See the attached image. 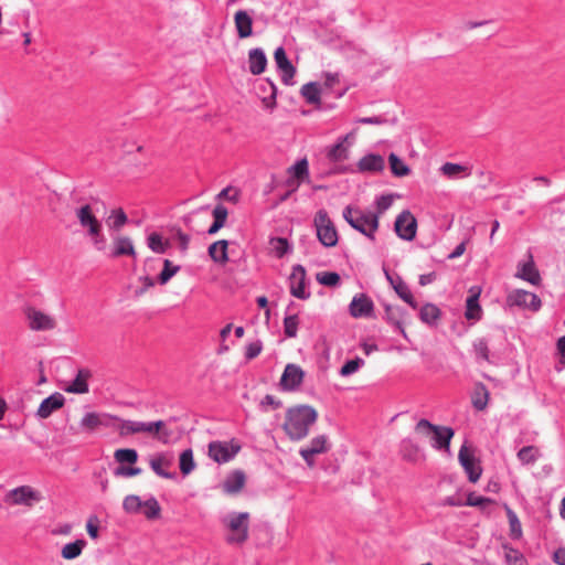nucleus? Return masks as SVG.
I'll list each match as a JSON object with an SVG mask.
<instances>
[{
	"mask_svg": "<svg viewBox=\"0 0 565 565\" xmlns=\"http://www.w3.org/2000/svg\"><path fill=\"white\" fill-rule=\"evenodd\" d=\"M318 411L307 404H298L286 409L281 429L289 440L300 441L307 438L318 420Z\"/></svg>",
	"mask_w": 565,
	"mask_h": 565,
	"instance_id": "obj_1",
	"label": "nucleus"
},
{
	"mask_svg": "<svg viewBox=\"0 0 565 565\" xmlns=\"http://www.w3.org/2000/svg\"><path fill=\"white\" fill-rule=\"evenodd\" d=\"M109 420L116 422V430L120 437H128L137 434H146L159 440L162 444H168L171 438V430L168 428L166 422H140L132 419H124L117 416H106Z\"/></svg>",
	"mask_w": 565,
	"mask_h": 565,
	"instance_id": "obj_2",
	"label": "nucleus"
},
{
	"mask_svg": "<svg viewBox=\"0 0 565 565\" xmlns=\"http://www.w3.org/2000/svg\"><path fill=\"white\" fill-rule=\"evenodd\" d=\"M250 514L248 512H230L222 519L225 541L230 545H243L249 537Z\"/></svg>",
	"mask_w": 565,
	"mask_h": 565,
	"instance_id": "obj_3",
	"label": "nucleus"
},
{
	"mask_svg": "<svg viewBox=\"0 0 565 565\" xmlns=\"http://www.w3.org/2000/svg\"><path fill=\"white\" fill-rule=\"evenodd\" d=\"M343 218L356 231L366 237L374 239L379 230V214L364 212L358 207L347 206L343 210Z\"/></svg>",
	"mask_w": 565,
	"mask_h": 565,
	"instance_id": "obj_4",
	"label": "nucleus"
},
{
	"mask_svg": "<svg viewBox=\"0 0 565 565\" xmlns=\"http://www.w3.org/2000/svg\"><path fill=\"white\" fill-rule=\"evenodd\" d=\"M42 492L30 484H22L4 492L2 501L9 508L32 509L42 502Z\"/></svg>",
	"mask_w": 565,
	"mask_h": 565,
	"instance_id": "obj_5",
	"label": "nucleus"
},
{
	"mask_svg": "<svg viewBox=\"0 0 565 565\" xmlns=\"http://www.w3.org/2000/svg\"><path fill=\"white\" fill-rule=\"evenodd\" d=\"M313 224L319 242L326 247H333L338 244L337 228L326 210L316 213Z\"/></svg>",
	"mask_w": 565,
	"mask_h": 565,
	"instance_id": "obj_6",
	"label": "nucleus"
},
{
	"mask_svg": "<svg viewBox=\"0 0 565 565\" xmlns=\"http://www.w3.org/2000/svg\"><path fill=\"white\" fill-rule=\"evenodd\" d=\"M24 316L28 321V327L32 331H52L57 326L56 319L53 316L34 307H26L24 309Z\"/></svg>",
	"mask_w": 565,
	"mask_h": 565,
	"instance_id": "obj_7",
	"label": "nucleus"
},
{
	"mask_svg": "<svg viewBox=\"0 0 565 565\" xmlns=\"http://www.w3.org/2000/svg\"><path fill=\"white\" fill-rule=\"evenodd\" d=\"M458 460L468 475L469 481L476 483L482 475V468L475 457L473 449L463 444L459 449Z\"/></svg>",
	"mask_w": 565,
	"mask_h": 565,
	"instance_id": "obj_8",
	"label": "nucleus"
},
{
	"mask_svg": "<svg viewBox=\"0 0 565 565\" xmlns=\"http://www.w3.org/2000/svg\"><path fill=\"white\" fill-rule=\"evenodd\" d=\"M241 450V445L232 441H212L209 445V456L217 463L232 460Z\"/></svg>",
	"mask_w": 565,
	"mask_h": 565,
	"instance_id": "obj_9",
	"label": "nucleus"
},
{
	"mask_svg": "<svg viewBox=\"0 0 565 565\" xmlns=\"http://www.w3.org/2000/svg\"><path fill=\"white\" fill-rule=\"evenodd\" d=\"M396 235L407 242L413 241L417 233V220L408 210L401 212L394 223Z\"/></svg>",
	"mask_w": 565,
	"mask_h": 565,
	"instance_id": "obj_10",
	"label": "nucleus"
},
{
	"mask_svg": "<svg viewBox=\"0 0 565 565\" xmlns=\"http://www.w3.org/2000/svg\"><path fill=\"white\" fill-rule=\"evenodd\" d=\"M330 449L329 439L326 435H318L310 443L299 450L300 456L311 468L315 465V456L326 454Z\"/></svg>",
	"mask_w": 565,
	"mask_h": 565,
	"instance_id": "obj_11",
	"label": "nucleus"
},
{
	"mask_svg": "<svg viewBox=\"0 0 565 565\" xmlns=\"http://www.w3.org/2000/svg\"><path fill=\"white\" fill-rule=\"evenodd\" d=\"M82 228L86 230L88 236H98V230L103 227L102 222L96 217L93 207L85 204L75 211Z\"/></svg>",
	"mask_w": 565,
	"mask_h": 565,
	"instance_id": "obj_12",
	"label": "nucleus"
},
{
	"mask_svg": "<svg viewBox=\"0 0 565 565\" xmlns=\"http://www.w3.org/2000/svg\"><path fill=\"white\" fill-rule=\"evenodd\" d=\"M507 302L510 306H518L533 311H537L541 308V299L535 294L523 289L512 290L507 297Z\"/></svg>",
	"mask_w": 565,
	"mask_h": 565,
	"instance_id": "obj_13",
	"label": "nucleus"
},
{
	"mask_svg": "<svg viewBox=\"0 0 565 565\" xmlns=\"http://www.w3.org/2000/svg\"><path fill=\"white\" fill-rule=\"evenodd\" d=\"M303 377H305L303 370L297 364L289 363L286 365V367L281 374V377L279 381L280 388L282 391H288V392L295 391L301 385Z\"/></svg>",
	"mask_w": 565,
	"mask_h": 565,
	"instance_id": "obj_14",
	"label": "nucleus"
},
{
	"mask_svg": "<svg viewBox=\"0 0 565 565\" xmlns=\"http://www.w3.org/2000/svg\"><path fill=\"white\" fill-rule=\"evenodd\" d=\"M373 301L364 294H360L353 297L349 310L353 318H366L373 312Z\"/></svg>",
	"mask_w": 565,
	"mask_h": 565,
	"instance_id": "obj_15",
	"label": "nucleus"
},
{
	"mask_svg": "<svg viewBox=\"0 0 565 565\" xmlns=\"http://www.w3.org/2000/svg\"><path fill=\"white\" fill-rule=\"evenodd\" d=\"M246 475L242 470L228 473L222 482V490L227 495L238 494L245 487Z\"/></svg>",
	"mask_w": 565,
	"mask_h": 565,
	"instance_id": "obj_16",
	"label": "nucleus"
},
{
	"mask_svg": "<svg viewBox=\"0 0 565 565\" xmlns=\"http://www.w3.org/2000/svg\"><path fill=\"white\" fill-rule=\"evenodd\" d=\"M110 255L114 258L121 256L136 257L137 253L132 239L126 235L114 236Z\"/></svg>",
	"mask_w": 565,
	"mask_h": 565,
	"instance_id": "obj_17",
	"label": "nucleus"
},
{
	"mask_svg": "<svg viewBox=\"0 0 565 565\" xmlns=\"http://www.w3.org/2000/svg\"><path fill=\"white\" fill-rule=\"evenodd\" d=\"M306 270L301 265H296L290 275V292L299 299H307L309 294L305 291Z\"/></svg>",
	"mask_w": 565,
	"mask_h": 565,
	"instance_id": "obj_18",
	"label": "nucleus"
},
{
	"mask_svg": "<svg viewBox=\"0 0 565 565\" xmlns=\"http://www.w3.org/2000/svg\"><path fill=\"white\" fill-rule=\"evenodd\" d=\"M274 58L277 64V67L282 72V81L285 84H290V81L294 78L296 74V68L290 63L287 57V54L284 47L276 49L274 53Z\"/></svg>",
	"mask_w": 565,
	"mask_h": 565,
	"instance_id": "obj_19",
	"label": "nucleus"
},
{
	"mask_svg": "<svg viewBox=\"0 0 565 565\" xmlns=\"http://www.w3.org/2000/svg\"><path fill=\"white\" fill-rule=\"evenodd\" d=\"M515 276L525 281H529L534 286H537L541 282V275L531 255L529 256V260L526 263L519 265Z\"/></svg>",
	"mask_w": 565,
	"mask_h": 565,
	"instance_id": "obj_20",
	"label": "nucleus"
},
{
	"mask_svg": "<svg viewBox=\"0 0 565 565\" xmlns=\"http://www.w3.org/2000/svg\"><path fill=\"white\" fill-rule=\"evenodd\" d=\"M65 398L60 393H54L46 397L38 408V416L40 418H47L53 412L63 407Z\"/></svg>",
	"mask_w": 565,
	"mask_h": 565,
	"instance_id": "obj_21",
	"label": "nucleus"
},
{
	"mask_svg": "<svg viewBox=\"0 0 565 565\" xmlns=\"http://www.w3.org/2000/svg\"><path fill=\"white\" fill-rule=\"evenodd\" d=\"M358 168L361 172L377 173L384 170L385 161L382 156L371 153L362 157L359 160Z\"/></svg>",
	"mask_w": 565,
	"mask_h": 565,
	"instance_id": "obj_22",
	"label": "nucleus"
},
{
	"mask_svg": "<svg viewBox=\"0 0 565 565\" xmlns=\"http://www.w3.org/2000/svg\"><path fill=\"white\" fill-rule=\"evenodd\" d=\"M454 430L450 427L438 426L434 436H431L430 441L431 446L436 449H443L449 451L450 449V440L454 437Z\"/></svg>",
	"mask_w": 565,
	"mask_h": 565,
	"instance_id": "obj_23",
	"label": "nucleus"
},
{
	"mask_svg": "<svg viewBox=\"0 0 565 565\" xmlns=\"http://www.w3.org/2000/svg\"><path fill=\"white\" fill-rule=\"evenodd\" d=\"M267 57L263 50L253 49L248 53V70L253 75H259L265 72Z\"/></svg>",
	"mask_w": 565,
	"mask_h": 565,
	"instance_id": "obj_24",
	"label": "nucleus"
},
{
	"mask_svg": "<svg viewBox=\"0 0 565 565\" xmlns=\"http://www.w3.org/2000/svg\"><path fill=\"white\" fill-rule=\"evenodd\" d=\"M209 256L213 262L225 265L228 262V242L220 239L212 243L207 249Z\"/></svg>",
	"mask_w": 565,
	"mask_h": 565,
	"instance_id": "obj_25",
	"label": "nucleus"
},
{
	"mask_svg": "<svg viewBox=\"0 0 565 565\" xmlns=\"http://www.w3.org/2000/svg\"><path fill=\"white\" fill-rule=\"evenodd\" d=\"M235 28L241 39L253 34V20L246 11L239 10L234 15Z\"/></svg>",
	"mask_w": 565,
	"mask_h": 565,
	"instance_id": "obj_26",
	"label": "nucleus"
},
{
	"mask_svg": "<svg viewBox=\"0 0 565 565\" xmlns=\"http://www.w3.org/2000/svg\"><path fill=\"white\" fill-rule=\"evenodd\" d=\"M404 310L398 306L387 305L385 307V319L394 324L402 333V335L406 339L407 333L404 329Z\"/></svg>",
	"mask_w": 565,
	"mask_h": 565,
	"instance_id": "obj_27",
	"label": "nucleus"
},
{
	"mask_svg": "<svg viewBox=\"0 0 565 565\" xmlns=\"http://www.w3.org/2000/svg\"><path fill=\"white\" fill-rule=\"evenodd\" d=\"M386 277L398 297L408 303L412 308L416 309L417 302L415 301L408 286L401 278L393 279L388 274H386Z\"/></svg>",
	"mask_w": 565,
	"mask_h": 565,
	"instance_id": "obj_28",
	"label": "nucleus"
},
{
	"mask_svg": "<svg viewBox=\"0 0 565 565\" xmlns=\"http://www.w3.org/2000/svg\"><path fill=\"white\" fill-rule=\"evenodd\" d=\"M172 465L170 458L160 454L150 459L151 469L160 477L171 479L173 475L169 473L167 469Z\"/></svg>",
	"mask_w": 565,
	"mask_h": 565,
	"instance_id": "obj_29",
	"label": "nucleus"
},
{
	"mask_svg": "<svg viewBox=\"0 0 565 565\" xmlns=\"http://www.w3.org/2000/svg\"><path fill=\"white\" fill-rule=\"evenodd\" d=\"M289 172L294 177V179L289 181V184L294 185L295 188H298L300 182L307 180L309 177L307 159L299 160L289 169Z\"/></svg>",
	"mask_w": 565,
	"mask_h": 565,
	"instance_id": "obj_30",
	"label": "nucleus"
},
{
	"mask_svg": "<svg viewBox=\"0 0 565 565\" xmlns=\"http://www.w3.org/2000/svg\"><path fill=\"white\" fill-rule=\"evenodd\" d=\"M90 377L88 370H79L74 381L68 385L66 392L74 394H85L88 392L87 381Z\"/></svg>",
	"mask_w": 565,
	"mask_h": 565,
	"instance_id": "obj_31",
	"label": "nucleus"
},
{
	"mask_svg": "<svg viewBox=\"0 0 565 565\" xmlns=\"http://www.w3.org/2000/svg\"><path fill=\"white\" fill-rule=\"evenodd\" d=\"M469 507L479 508L482 512L490 514L497 502L490 498L476 495L473 492L469 493L465 503Z\"/></svg>",
	"mask_w": 565,
	"mask_h": 565,
	"instance_id": "obj_32",
	"label": "nucleus"
},
{
	"mask_svg": "<svg viewBox=\"0 0 565 565\" xmlns=\"http://www.w3.org/2000/svg\"><path fill=\"white\" fill-rule=\"evenodd\" d=\"M212 214H213L214 221H213L212 225L210 226V228L207 230V233L210 235L216 234L222 227H224L226 220H227L228 212L224 205L217 204L214 207Z\"/></svg>",
	"mask_w": 565,
	"mask_h": 565,
	"instance_id": "obj_33",
	"label": "nucleus"
},
{
	"mask_svg": "<svg viewBox=\"0 0 565 565\" xmlns=\"http://www.w3.org/2000/svg\"><path fill=\"white\" fill-rule=\"evenodd\" d=\"M470 297L467 299V310H466V317L467 319H479L481 308L479 306V296H480V288L473 287L470 289Z\"/></svg>",
	"mask_w": 565,
	"mask_h": 565,
	"instance_id": "obj_34",
	"label": "nucleus"
},
{
	"mask_svg": "<svg viewBox=\"0 0 565 565\" xmlns=\"http://www.w3.org/2000/svg\"><path fill=\"white\" fill-rule=\"evenodd\" d=\"M489 401V391L482 383H478L475 386V391L471 397L472 405L478 411L486 409Z\"/></svg>",
	"mask_w": 565,
	"mask_h": 565,
	"instance_id": "obj_35",
	"label": "nucleus"
},
{
	"mask_svg": "<svg viewBox=\"0 0 565 565\" xmlns=\"http://www.w3.org/2000/svg\"><path fill=\"white\" fill-rule=\"evenodd\" d=\"M147 243L148 247L157 254L166 253L167 249L170 248L171 246L169 239L164 238L161 234L157 232L149 234Z\"/></svg>",
	"mask_w": 565,
	"mask_h": 565,
	"instance_id": "obj_36",
	"label": "nucleus"
},
{
	"mask_svg": "<svg viewBox=\"0 0 565 565\" xmlns=\"http://www.w3.org/2000/svg\"><path fill=\"white\" fill-rule=\"evenodd\" d=\"M114 459L118 465H135L138 461V452L132 448L116 449Z\"/></svg>",
	"mask_w": 565,
	"mask_h": 565,
	"instance_id": "obj_37",
	"label": "nucleus"
},
{
	"mask_svg": "<svg viewBox=\"0 0 565 565\" xmlns=\"http://www.w3.org/2000/svg\"><path fill=\"white\" fill-rule=\"evenodd\" d=\"M85 546L86 542L84 540H76L75 542L67 543L63 546L61 556L64 559H74L82 554Z\"/></svg>",
	"mask_w": 565,
	"mask_h": 565,
	"instance_id": "obj_38",
	"label": "nucleus"
},
{
	"mask_svg": "<svg viewBox=\"0 0 565 565\" xmlns=\"http://www.w3.org/2000/svg\"><path fill=\"white\" fill-rule=\"evenodd\" d=\"M321 88L317 83H308L301 87V95L311 105H320Z\"/></svg>",
	"mask_w": 565,
	"mask_h": 565,
	"instance_id": "obj_39",
	"label": "nucleus"
},
{
	"mask_svg": "<svg viewBox=\"0 0 565 565\" xmlns=\"http://www.w3.org/2000/svg\"><path fill=\"white\" fill-rule=\"evenodd\" d=\"M128 222L127 214L122 209L111 210L107 223L110 230L120 231Z\"/></svg>",
	"mask_w": 565,
	"mask_h": 565,
	"instance_id": "obj_40",
	"label": "nucleus"
},
{
	"mask_svg": "<svg viewBox=\"0 0 565 565\" xmlns=\"http://www.w3.org/2000/svg\"><path fill=\"white\" fill-rule=\"evenodd\" d=\"M444 175L450 179H455L458 177H468L470 172H468V168L458 163L446 162L440 168Z\"/></svg>",
	"mask_w": 565,
	"mask_h": 565,
	"instance_id": "obj_41",
	"label": "nucleus"
},
{
	"mask_svg": "<svg viewBox=\"0 0 565 565\" xmlns=\"http://www.w3.org/2000/svg\"><path fill=\"white\" fill-rule=\"evenodd\" d=\"M106 416L107 415L102 416L97 413H87L82 418L81 424L84 428L94 430L102 425H108V423L104 422V419H108Z\"/></svg>",
	"mask_w": 565,
	"mask_h": 565,
	"instance_id": "obj_42",
	"label": "nucleus"
},
{
	"mask_svg": "<svg viewBox=\"0 0 565 565\" xmlns=\"http://www.w3.org/2000/svg\"><path fill=\"white\" fill-rule=\"evenodd\" d=\"M503 508L507 512L511 536L514 539L521 537L522 526L518 515L514 513V511L511 510V508L508 504L504 503Z\"/></svg>",
	"mask_w": 565,
	"mask_h": 565,
	"instance_id": "obj_43",
	"label": "nucleus"
},
{
	"mask_svg": "<svg viewBox=\"0 0 565 565\" xmlns=\"http://www.w3.org/2000/svg\"><path fill=\"white\" fill-rule=\"evenodd\" d=\"M388 163L395 177H406L411 172L409 168L395 153L388 156Z\"/></svg>",
	"mask_w": 565,
	"mask_h": 565,
	"instance_id": "obj_44",
	"label": "nucleus"
},
{
	"mask_svg": "<svg viewBox=\"0 0 565 565\" xmlns=\"http://www.w3.org/2000/svg\"><path fill=\"white\" fill-rule=\"evenodd\" d=\"M179 466H180V470H181L182 475H184V476L190 475L194 470L195 462H194L193 452L191 449H185L184 451L181 452L180 459H179Z\"/></svg>",
	"mask_w": 565,
	"mask_h": 565,
	"instance_id": "obj_45",
	"label": "nucleus"
},
{
	"mask_svg": "<svg viewBox=\"0 0 565 565\" xmlns=\"http://www.w3.org/2000/svg\"><path fill=\"white\" fill-rule=\"evenodd\" d=\"M140 513L149 520L158 519L161 513V508L154 498H150L143 502Z\"/></svg>",
	"mask_w": 565,
	"mask_h": 565,
	"instance_id": "obj_46",
	"label": "nucleus"
},
{
	"mask_svg": "<svg viewBox=\"0 0 565 565\" xmlns=\"http://www.w3.org/2000/svg\"><path fill=\"white\" fill-rule=\"evenodd\" d=\"M419 316L424 323L430 324L439 319L440 310L435 305L427 303L422 307Z\"/></svg>",
	"mask_w": 565,
	"mask_h": 565,
	"instance_id": "obj_47",
	"label": "nucleus"
},
{
	"mask_svg": "<svg viewBox=\"0 0 565 565\" xmlns=\"http://www.w3.org/2000/svg\"><path fill=\"white\" fill-rule=\"evenodd\" d=\"M539 456H540V450L535 446L523 447L518 452V458L523 465H529V463L536 461Z\"/></svg>",
	"mask_w": 565,
	"mask_h": 565,
	"instance_id": "obj_48",
	"label": "nucleus"
},
{
	"mask_svg": "<svg viewBox=\"0 0 565 565\" xmlns=\"http://www.w3.org/2000/svg\"><path fill=\"white\" fill-rule=\"evenodd\" d=\"M180 270V267L177 265H173V263L169 259L163 260V269L158 276V281L161 285H166L178 271Z\"/></svg>",
	"mask_w": 565,
	"mask_h": 565,
	"instance_id": "obj_49",
	"label": "nucleus"
},
{
	"mask_svg": "<svg viewBox=\"0 0 565 565\" xmlns=\"http://www.w3.org/2000/svg\"><path fill=\"white\" fill-rule=\"evenodd\" d=\"M328 158L333 162L343 161L348 158V148L343 145V141H339L329 149Z\"/></svg>",
	"mask_w": 565,
	"mask_h": 565,
	"instance_id": "obj_50",
	"label": "nucleus"
},
{
	"mask_svg": "<svg viewBox=\"0 0 565 565\" xmlns=\"http://www.w3.org/2000/svg\"><path fill=\"white\" fill-rule=\"evenodd\" d=\"M143 502L138 495L130 494L124 499L122 508L128 513H140Z\"/></svg>",
	"mask_w": 565,
	"mask_h": 565,
	"instance_id": "obj_51",
	"label": "nucleus"
},
{
	"mask_svg": "<svg viewBox=\"0 0 565 565\" xmlns=\"http://www.w3.org/2000/svg\"><path fill=\"white\" fill-rule=\"evenodd\" d=\"M438 428L437 425H434L431 424L430 422H428L427 419H420L416 425H415V433L419 436H423V437H426V438H431V436H434V433H436V429Z\"/></svg>",
	"mask_w": 565,
	"mask_h": 565,
	"instance_id": "obj_52",
	"label": "nucleus"
},
{
	"mask_svg": "<svg viewBox=\"0 0 565 565\" xmlns=\"http://www.w3.org/2000/svg\"><path fill=\"white\" fill-rule=\"evenodd\" d=\"M269 244L277 258L284 257L289 250L288 241L284 237L271 238Z\"/></svg>",
	"mask_w": 565,
	"mask_h": 565,
	"instance_id": "obj_53",
	"label": "nucleus"
},
{
	"mask_svg": "<svg viewBox=\"0 0 565 565\" xmlns=\"http://www.w3.org/2000/svg\"><path fill=\"white\" fill-rule=\"evenodd\" d=\"M142 470L134 465H119L115 470L114 475L119 478H131L139 476Z\"/></svg>",
	"mask_w": 565,
	"mask_h": 565,
	"instance_id": "obj_54",
	"label": "nucleus"
},
{
	"mask_svg": "<svg viewBox=\"0 0 565 565\" xmlns=\"http://www.w3.org/2000/svg\"><path fill=\"white\" fill-rule=\"evenodd\" d=\"M504 556L509 565H526L524 556L512 547H504Z\"/></svg>",
	"mask_w": 565,
	"mask_h": 565,
	"instance_id": "obj_55",
	"label": "nucleus"
},
{
	"mask_svg": "<svg viewBox=\"0 0 565 565\" xmlns=\"http://www.w3.org/2000/svg\"><path fill=\"white\" fill-rule=\"evenodd\" d=\"M420 452L419 446L413 444L411 440L403 441L402 455L403 458L413 461L416 459L417 455Z\"/></svg>",
	"mask_w": 565,
	"mask_h": 565,
	"instance_id": "obj_56",
	"label": "nucleus"
},
{
	"mask_svg": "<svg viewBox=\"0 0 565 565\" xmlns=\"http://www.w3.org/2000/svg\"><path fill=\"white\" fill-rule=\"evenodd\" d=\"M317 280L324 286H337L340 281V276L333 271H322L317 274Z\"/></svg>",
	"mask_w": 565,
	"mask_h": 565,
	"instance_id": "obj_57",
	"label": "nucleus"
},
{
	"mask_svg": "<svg viewBox=\"0 0 565 565\" xmlns=\"http://www.w3.org/2000/svg\"><path fill=\"white\" fill-rule=\"evenodd\" d=\"M284 331L288 338H295L298 331L297 316H288L284 320Z\"/></svg>",
	"mask_w": 565,
	"mask_h": 565,
	"instance_id": "obj_58",
	"label": "nucleus"
},
{
	"mask_svg": "<svg viewBox=\"0 0 565 565\" xmlns=\"http://www.w3.org/2000/svg\"><path fill=\"white\" fill-rule=\"evenodd\" d=\"M394 196L392 194L382 195L376 201V212L374 214H379V217L391 207L393 204Z\"/></svg>",
	"mask_w": 565,
	"mask_h": 565,
	"instance_id": "obj_59",
	"label": "nucleus"
},
{
	"mask_svg": "<svg viewBox=\"0 0 565 565\" xmlns=\"http://www.w3.org/2000/svg\"><path fill=\"white\" fill-rule=\"evenodd\" d=\"M364 363V361L360 358H355L353 360L348 361L340 370V374L342 376H349Z\"/></svg>",
	"mask_w": 565,
	"mask_h": 565,
	"instance_id": "obj_60",
	"label": "nucleus"
},
{
	"mask_svg": "<svg viewBox=\"0 0 565 565\" xmlns=\"http://www.w3.org/2000/svg\"><path fill=\"white\" fill-rule=\"evenodd\" d=\"M473 349L476 354L481 358L482 360L490 362L489 359V347L488 342L484 339H479L475 341Z\"/></svg>",
	"mask_w": 565,
	"mask_h": 565,
	"instance_id": "obj_61",
	"label": "nucleus"
},
{
	"mask_svg": "<svg viewBox=\"0 0 565 565\" xmlns=\"http://www.w3.org/2000/svg\"><path fill=\"white\" fill-rule=\"evenodd\" d=\"M218 198L232 203H237L239 200V190L227 186L220 192Z\"/></svg>",
	"mask_w": 565,
	"mask_h": 565,
	"instance_id": "obj_62",
	"label": "nucleus"
},
{
	"mask_svg": "<svg viewBox=\"0 0 565 565\" xmlns=\"http://www.w3.org/2000/svg\"><path fill=\"white\" fill-rule=\"evenodd\" d=\"M263 345L260 341L252 342L246 347L245 356L247 360H253L262 352Z\"/></svg>",
	"mask_w": 565,
	"mask_h": 565,
	"instance_id": "obj_63",
	"label": "nucleus"
},
{
	"mask_svg": "<svg viewBox=\"0 0 565 565\" xmlns=\"http://www.w3.org/2000/svg\"><path fill=\"white\" fill-rule=\"evenodd\" d=\"M260 406L267 411V407H270L271 409H277L281 406V401L277 399L275 396L273 395H266L262 402H260Z\"/></svg>",
	"mask_w": 565,
	"mask_h": 565,
	"instance_id": "obj_64",
	"label": "nucleus"
}]
</instances>
